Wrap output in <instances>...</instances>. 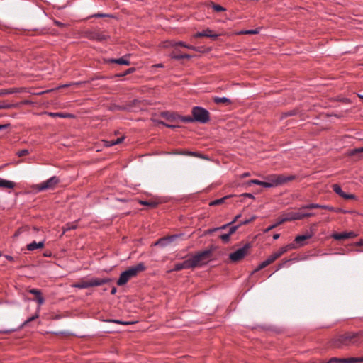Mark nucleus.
Instances as JSON below:
<instances>
[{
	"mask_svg": "<svg viewBox=\"0 0 363 363\" xmlns=\"http://www.w3.org/2000/svg\"><path fill=\"white\" fill-rule=\"evenodd\" d=\"M145 269L146 267L143 262L138 263V264L130 267L121 274L119 279L117 281V285H125L130 279L135 277L139 272L145 271Z\"/></svg>",
	"mask_w": 363,
	"mask_h": 363,
	"instance_id": "1",
	"label": "nucleus"
},
{
	"mask_svg": "<svg viewBox=\"0 0 363 363\" xmlns=\"http://www.w3.org/2000/svg\"><path fill=\"white\" fill-rule=\"evenodd\" d=\"M294 176H284L282 174H272L267 178L268 182H262L261 186L266 188L277 186L287 182L291 181Z\"/></svg>",
	"mask_w": 363,
	"mask_h": 363,
	"instance_id": "2",
	"label": "nucleus"
},
{
	"mask_svg": "<svg viewBox=\"0 0 363 363\" xmlns=\"http://www.w3.org/2000/svg\"><path fill=\"white\" fill-rule=\"evenodd\" d=\"M361 335H363V332L345 333L342 335H340L337 340L334 341V346L336 347H342L344 345L356 344L357 342L356 338Z\"/></svg>",
	"mask_w": 363,
	"mask_h": 363,
	"instance_id": "3",
	"label": "nucleus"
},
{
	"mask_svg": "<svg viewBox=\"0 0 363 363\" xmlns=\"http://www.w3.org/2000/svg\"><path fill=\"white\" fill-rule=\"evenodd\" d=\"M211 255L212 251L211 250H206L198 252L197 254L190 257L194 268L196 267H201L207 264L211 259Z\"/></svg>",
	"mask_w": 363,
	"mask_h": 363,
	"instance_id": "4",
	"label": "nucleus"
},
{
	"mask_svg": "<svg viewBox=\"0 0 363 363\" xmlns=\"http://www.w3.org/2000/svg\"><path fill=\"white\" fill-rule=\"evenodd\" d=\"M111 281V279L108 278L99 279V278H92L87 281H81L76 284H73V287L78 288L80 289H87L93 286H99L107 284Z\"/></svg>",
	"mask_w": 363,
	"mask_h": 363,
	"instance_id": "5",
	"label": "nucleus"
},
{
	"mask_svg": "<svg viewBox=\"0 0 363 363\" xmlns=\"http://www.w3.org/2000/svg\"><path fill=\"white\" fill-rule=\"evenodd\" d=\"M195 121L201 123H206L210 121L209 112L201 106H195L191 111Z\"/></svg>",
	"mask_w": 363,
	"mask_h": 363,
	"instance_id": "6",
	"label": "nucleus"
},
{
	"mask_svg": "<svg viewBox=\"0 0 363 363\" xmlns=\"http://www.w3.org/2000/svg\"><path fill=\"white\" fill-rule=\"evenodd\" d=\"M251 247L250 243L245 244L242 247L229 255V259L232 262H238L242 259L248 253Z\"/></svg>",
	"mask_w": 363,
	"mask_h": 363,
	"instance_id": "7",
	"label": "nucleus"
},
{
	"mask_svg": "<svg viewBox=\"0 0 363 363\" xmlns=\"http://www.w3.org/2000/svg\"><path fill=\"white\" fill-rule=\"evenodd\" d=\"M60 180L56 176H53L48 180L36 185V189L42 191L47 189H53L59 183Z\"/></svg>",
	"mask_w": 363,
	"mask_h": 363,
	"instance_id": "8",
	"label": "nucleus"
},
{
	"mask_svg": "<svg viewBox=\"0 0 363 363\" xmlns=\"http://www.w3.org/2000/svg\"><path fill=\"white\" fill-rule=\"evenodd\" d=\"M305 209L299 208L298 211H290L289 212L291 220H302L305 218H309L313 216L315 214L311 212H305Z\"/></svg>",
	"mask_w": 363,
	"mask_h": 363,
	"instance_id": "9",
	"label": "nucleus"
},
{
	"mask_svg": "<svg viewBox=\"0 0 363 363\" xmlns=\"http://www.w3.org/2000/svg\"><path fill=\"white\" fill-rule=\"evenodd\" d=\"M314 235V230L311 229L310 231L306 232L304 235H297L294 241L296 244L298 245L299 247L303 246L305 245L304 241L311 238Z\"/></svg>",
	"mask_w": 363,
	"mask_h": 363,
	"instance_id": "10",
	"label": "nucleus"
},
{
	"mask_svg": "<svg viewBox=\"0 0 363 363\" xmlns=\"http://www.w3.org/2000/svg\"><path fill=\"white\" fill-rule=\"evenodd\" d=\"M178 237L177 235H170L168 237H163L157 240L154 244V246H161L162 247H166L170 242L174 241L176 238Z\"/></svg>",
	"mask_w": 363,
	"mask_h": 363,
	"instance_id": "11",
	"label": "nucleus"
},
{
	"mask_svg": "<svg viewBox=\"0 0 363 363\" xmlns=\"http://www.w3.org/2000/svg\"><path fill=\"white\" fill-rule=\"evenodd\" d=\"M357 235L353 232L336 233L332 235V238L337 240L355 238Z\"/></svg>",
	"mask_w": 363,
	"mask_h": 363,
	"instance_id": "12",
	"label": "nucleus"
},
{
	"mask_svg": "<svg viewBox=\"0 0 363 363\" xmlns=\"http://www.w3.org/2000/svg\"><path fill=\"white\" fill-rule=\"evenodd\" d=\"M219 36L218 34L213 33V31L210 28H206L201 32H198L193 35V38H201V37H208L211 38L216 39Z\"/></svg>",
	"mask_w": 363,
	"mask_h": 363,
	"instance_id": "13",
	"label": "nucleus"
},
{
	"mask_svg": "<svg viewBox=\"0 0 363 363\" xmlns=\"http://www.w3.org/2000/svg\"><path fill=\"white\" fill-rule=\"evenodd\" d=\"M191 268H194V266L192 264L191 259L189 258L188 259L184 260L182 262L176 264L172 270L177 272V271H180L184 269H191Z\"/></svg>",
	"mask_w": 363,
	"mask_h": 363,
	"instance_id": "14",
	"label": "nucleus"
},
{
	"mask_svg": "<svg viewBox=\"0 0 363 363\" xmlns=\"http://www.w3.org/2000/svg\"><path fill=\"white\" fill-rule=\"evenodd\" d=\"M314 208H322L326 209L330 211H334L335 208L328 205H320L318 203H309L305 206H301V209H314Z\"/></svg>",
	"mask_w": 363,
	"mask_h": 363,
	"instance_id": "15",
	"label": "nucleus"
},
{
	"mask_svg": "<svg viewBox=\"0 0 363 363\" xmlns=\"http://www.w3.org/2000/svg\"><path fill=\"white\" fill-rule=\"evenodd\" d=\"M108 38L104 33L99 32H92L89 35V39L99 42L106 40Z\"/></svg>",
	"mask_w": 363,
	"mask_h": 363,
	"instance_id": "16",
	"label": "nucleus"
},
{
	"mask_svg": "<svg viewBox=\"0 0 363 363\" xmlns=\"http://www.w3.org/2000/svg\"><path fill=\"white\" fill-rule=\"evenodd\" d=\"M239 228V225H233L230 227L229 231L228 233L223 234L220 236V239L223 242L227 243L230 240V237L233 235Z\"/></svg>",
	"mask_w": 363,
	"mask_h": 363,
	"instance_id": "17",
	"label": "nucleus"
},
{
	"mask_svg": "<svg viewBox=\"0 0 363 363\" xmlns=\"http://www.w3.org/2000/svg\"><path fill=\"white\" fill-rule=\"evenodd\" d=\"M45 246V240L40 241L38 242L33 241L27 245L26 248L28 251H34L37 249H42Z\"/></svg>",
	"mask_w": 363,
	"mask_h": 363,
	"instance_id": "18",
	"label": "nucleus"
},
{
	"mask_svg": "<svg viewBox=\"0 0 363 363\" xmlns=\"http://www.w3.org/2000/svg\"><path fill=\"white\" fill-rule=\"evenodd\" d=\"M276 259H277L275 258L274 255L272 254L270 256L268 257V258L266 260L263 261L262 262H261L259 264L257 268L255 269V272H257L262 269H264V267H267L268 265H269L270 264L274 262Z\"/></svg>",
	"mask_w": 363,
	"mask_h": 363,
	"instance_id": "19",
	"label": "nucleus"
},
{
	"mask_svg": "<svg viewBox=\"0 0 363 363\" xmlns=\"http://www.w3.org/2000/svg\"><path fill=\"white\" fill-rule=\"evenodd\" d=\"M295 247H296L294 246V244H289V245H287L286 246H284V247H281L277 252H274L273 255H274V256L275 257L276 259H278L283 254L289 250L294 249Z\"/></svg>",
	"mask_w": 363,
	"mask_h": 363,
	"instance_id": "20",
	"label": "nucleus"
},
{
	"mask_svg": "<svg viewBox=\"0 0 363 363\" xmlns=\"http://www.w3.org/2000/svg\"><path fill=\"white\" fill-rule=\"evenodd\" d=\"M170 45L172 47L182 46V47L186 48L189 50H195V51L197 50V48L196 47L189 45V44H186V43H184L183 41H177V42L173 41V42L170 43Z\"/></svg>",
	"mask_w": 363,
	"mask_h": 363,
	"instance_id": "21",
	"label": "nucleus"
},
{
	"mask_svg": "<svg viewBox=\"0 0 363 363\" xmlns=\"http://www.w3.org/2000/svg\"><path fill=\"white\" fill-rule=\"evenodd\" d=\"M14 186V182L4 179H0V188L13 189Z\"/></svg>",
	"mask_w": 363,
	"mask_h": 363,
	"instance_id": "22",
	"label": "nucleus"
},
{
	"mask_svg": "<svg viewBox=\"0 0 363 363\" xmlns=\"http://www.w3.org/2000/svg\"><path fill=\"white\" fill-rule=\"evenodd\" d=\"M111 62L118 64V65H129L130 63L128 60V56H123V57L118 58V59H113L111 60Z\"/></svg>",
	"mask_w": 363,
	"mask_h": 363,
	"instance_id": "23",
	"label": "nucleus"
},
{
	"mask_svg": "<svg viewBox=\"0 0 363 363\" xmlns=\"http://www.w3.org/2000/svg\"><path fill=\"white\" fill-rule=\"evenodd\" d=\"M139 203L141 205H143V206H147L150 208H155L156 206H157V205L160 203V202L156 200H150V201L140 200Z\"/></svg>",
	"mask_w": 363,
	"mask_h": 363,
	"instance_id": "24",
	"label": "nucleus"
},
{
	"mask_svg": "<svg viewBox=\"0 0 363 363\" xmlns=\"http://www.w3.org/2000/svg\"><path fill=\"white\" fill-rule=\"evenodd\" d=\"M77 228V221L67 223L62 228L63 233H65L66 231H69V230H74Z\"/></svg>",
	"mask_w": 363,
	"mask_h": 363,
	"instance_id": "25",
	"label": "nucleus"
},
{
	"mask_svg": "<svg viewBox=\"0 0 363 363\" xmlns=\"http://www.w3.org/2000/svg\"><path fill=\"white\" fill-rule=\"evenodd\" d=\"M40 307H38L37 308L36 313L32 315L31 317L28 318L23 323V326H26L28 325V323L35 320V319L38 318L39 317V313H40Z\"/></svg>",
	"mask_w": 363,
	"mask_h": 363,
	"instance_id": "26",
	"label": "nucleus"
},
{
	"mask_svg": "<svg viewBox=\"0 0 363 363\" xmlns=\"http://www.w3.org/2000/svg\"><path fill=\"white\" fill-rule=\"evenodd\" d=\"M17 104H9L6 102H0V109H9L18 107Z\"/></svg>",
	"mask_w": 363,
	"mask_h": 363,
	"instance_id": "27",
	"label": "nucleus"
},
{
	"mask_svg": "<svg viewBox=\"0 0 363 363\" xmlns=\"http://www.w3.org/2000/svg\"><path fill=\"white\" fill-rule=\"evenodd\" d=\"M213 101L216 103V104H220V103H226V104H231V101H230V99L227 98V97H218V96H216L214 97L213 99Z\"/></svg>",
	"mask_w": 363,
	"mask_h": 363,
	"instance_id": "28",
	"label": "nucleus"
},
{
	"mask_svg": "<svg viewBox=\"0 0 363 363\" xmlns=\"http://www.w3.org/2000/svg\"><path fill=\"white\" fill-rule=\"evenodd\" d=\"M162 116L167 118L168 121H174L176 119V116L169 112H163Z\"/></svg>",
	"mask_w": 363,
	"mask_h": 363,
	"instance_id": "29",
	"label": "nucleus"
},
{
	"mask_svg": "<svg viewBox=\"0 0 363 363\" xmlns=\"http://www.w3.org/2000/svg\"><path fill=\"white\" fill-rule=\"evenodd\" d=\"M333 190L337 194H338L340 196H341L343 194V193H344V191H342V188L338 184H333Z\"/></svg>",
	"mask_w": 363,
	"mask_h": 363,
	"instance_id": "30",
	"label": "nucleus"
},
{
	"mask_svg": "<svg viewBox=\"0 0 363 363\" xmlns=\"http://www.w3.org/2000/svg\"><path fill=\"white\" fill-rule=\"evenodd\" d=\"M229 196H225V197H223V198H220V199H216L213 201H211L209 205L210 206H216V205H219V204H221L224 202V201L228 198Z\"/></svg>",
	"mask_w": 363,
	"mask_h": 363,
	"instance_id": "31",
	"label": "nucleus"
},
{
	"mask_svg": "<svg viewBox=\"0 0 363 363\" xmlns=\"http://www.w3.org/2000/svg\"><path fill=\"white\" fill-rule=\"evenodd\" d=\"M171 57L173 59H176V60H182V59H184V58L190 59L191 57V56L190 55H187V54H185V55H174V54H172L171 55Z\"/></svg>",
	"mask_w": 363,
	"mask_h": 363,
	"instance_id": "32",
	"label": "nucleus"
},
{
	"mask_svg": "<svg viewBox=\"0 0 363 363\" xmlns=\"http://www.w3.org/2000/svg\"><path fill=\"white\" fill-rule=\"evenodd\" d=\"M286 221H291L289 212L286 213L284 214V216L281 219H280L276 224H277V225H280L284 222H286Z\"/></svg>",
	"mask_w": 363,
	"mask_h": 363,
	"instance_id": "33",
	"label": "nucleus"
},
{
	"mask_svg": "<svg viewBox=\"0 0 363 363\" xmlns=\"http://www.w3.org/2000/svg\"><path fill=\"white\" fill-rule=\"evenodd\" d=\"M256 218H257L256 216H252L250 218L241 221L238 225H239V227H240L243 225H247V224L251 223L252 221L255 220Z\"/></svg>",
	"mask_w": 363,
	"mask_h": 363,
	"instance_id": "34",
	"label": "nucleus"
},
{
	"mask_svg": "<svg viewBox=\"0 0 363 363\" xmlns=\"http://www.w3.org/2000/svg\"><path fill=\"white\" fill-rule=\"evenodd\" d=\"M181 121L185 123H191L195 121L194 116H182L181 117Z\"/></svg>",
	"mask_w": 363,
	"mask_h": 363,
	"instance_id": "35",
	"label": "nucleus"
},
{
	"mask_svg": "<svg viewBox=\"0 0 363 363\" xmlns=\"http://www.w3.org/2000/svg\"><path fill=\"white\" fill-rule=\"evenodd\" d=\"M212 7H213V10L216 12L224 11L226 10L224 7H223L222 6L218 5V4H213Z\"/></svg>",
	"mask_w": 363,
	"mask_h": 363,
	"instance_id": "36",
	"label": "nucleus"
},
{
	"mask_svg": "<svg viewBox=\"0 0 363 363\" xmlns=\"http://www.w3.org/2000/svg\"><path fill=\"white\" fill-rule=\"evenodd\" d=\"M228 226H230V227L233 226L232 224L230 223V222L227 223V224H225V225H222L220 227L216 228H213L212 230H210L209 231L210 232H214V231H216V230H223V229H225Z\"/></svg>",
	"mask_w": 363,
	"mask_h": 363,
	"instance_id": "37",
	"label": "nucleus"
},
{
	"mask_svg": "<svg viewBox=\"0 0 363 363\" xmlns=\"http://www.w3.org/2000/svg\"><path fill=\"white\" fill-rule=\"evenodd\" d=\"M111 15L106 13H95L91 15L89 18H103V17H111Z\"/></svg>",
	"mask_w": 363,
	"mask_h": 363,
	"instance_id": "38",
	"label": "nucleus"
},
{
	"mask_svg": "<svg viewBox=\"0 0 363 363\" xmlns=\"http://www.w3.org/2000/svg\"><path fill=\"white\" fill-rule=\"evenodd\" d=\"M342 198L345 199H354L356 198L355 195L354 194H347V193H343V194L341 196Z\"/></svg>",
	"mask_w": 363,
	"mask_h": 363,
	"instance_id": "39",
	"label": "nucleus"
},
{
	"mask_svg": "<svg viewBox=\"0 0 363 363\" xmlns=\"http://www.w3.org/2000/svg\"><path fill=\"white\" fill-rule=\"evenodd\" d=\"M28 291L30 294L35 295L36 296V298L38 296L42 295L41 291L37 289H30Z\"/></svg>",
	"mask_w": 363,
	"mask_h": 363,
	"instance_id": "40",
	"label": "nucleus"
},
{
	"mask_svg": "<svg viewBox=\"0 0 363 363\" xmlns=\"http://www.w3.org/2000/svg\"><path fill=\"white\" fill-rule=\"evenodd\" d=\"M108 322L115 323L121 324V325H127L130 324L129 322L122 321V320H108Z\"/></svg>",
	"mask_w": 363,
	"mask_h": 363,
	"instance_id": "41",
	"label": "nucleus"
},
{
	"mask_svg": "<svg viewBox=\"0 0 363 363\" xmlns=\"http://www.w3.org/2000/svg\"><path fill=\"white\" fill-rule=\"evenodd\" d=\"M29 154V151L27 149H23L17 152L18 157H23Z\"/></svg>",
	"mask_w": 363,
	"mask_h": 363,
	"instance_id": "42",
	"label": "nucleus"
},
{
	"mask_svg": "<svg viewBox=\"0 0 363 363\" xmlns=\"http://www.w3.org/2000/svg\"><path fill=\"white\" fill-rule=\"evenodd\" d=\"M36 301L38 302V303L39 304V307L43 305L45 302V299L42 296V295L38 296L36 298Z\"/></svg>",
	"mask_w": 363,
	"mask_h": 363,
	"instance_id": "43",
	"label": "nucleus"
},
{
	"mask_svg": "<svg viewBox=\"0 0 363 363\" xmlns=\"http://www.w3.org/2000/svg\"><path fill=\"white\" fill-rule=\"evenodd\" d=\"M49 116H52V117H60V118H65V116L62 114V113H48Z\"/></svg>",
	"mask_w": 363,
	"mask_h": 363,
	"instance_id": "44",
	"label": "nucleus"
},
{
	"mask_svg": "<svg viewBox=\"0 0 363 363\" xmlns=\"http://www.w3.org/2000/svg\"><path fill=\"white\" fill-rule=\"evenodd\" d=\"M249 185H251V184H257V185H260L261 186V184H262V181H259V180H257V179H252V180H250L249 182H248Z\"/></svg>",
	"mask_w": 363,
	"mask_h": 363,
	"instance_id": "45",
	"label": "nucleus"
},
{
	"mask_svg": "<svg viewBox=\"0 0 363 363\" xmlns=\"http://www.w3.org/2000/svg\"><path fill=\"white\" fill-rule=\"evenodd\" d=\"M105 143H106V146H107V147H111V146L116 145V143H116L115 140H109V141L107 140V141H105Z\"/></svg>",
	"mask_w": 363,
	"mask_h": 363,
	"instance_id": "46",
	"label": "nucleus"
},
{
	"mask_svg": "<svg viewBox=\"0 0 363 363\" xmlns=\"http://www.w3.org/2000/svg\"><path fill=\"white\" fill-rule=\"evenodd\" d=\"M135 71V68H129L128 70H126L123 74H120V76H125L128 74H130Z\"/></svg>",
	"mask_w": 363,
	"mask_h": 363,
	"instance_id": "47",
	"label": "nucleus"
},
{
	"mask_svg": "<svg viewBox=\"0 0 363 363\" xmlns=\"http://www.w3.org/2000/svg\"><path fill=\"white\" fill-rule=\"evenodd\" d=\"M188 155L195 156L198 157H203L200 154L195 152H189L187 153Z\"/></svg>",
	"mask_w": 363,
	"mask_h": 363,
	"instance_id": "48",
	"label": "nucleus"
},
{
	"mask_svg": "<svg viewBox=\"0 0 363 363\" xmlns=\"http://www.w3.org/2000/svg\"><path fill=\"white\" fill-rule=\"evenodd\" d=\"M247 34H257L259 33V30L258 29L247 30Z\"/></svg>",
	"mask_w": 363,
	"mask_h": 363,
	"instance_id": "49",
	"label": "nucleus"
},
{
	"mask_svg": "<svg viewBox=\"0 0 363 363\" xmlns=\"http://www.w3.org/2000/svg\"><path fill=\"white\" fill-rule=\"evenodd\" d=\"M17 91L16 89L14 88H12V89H9L6 91V94H14L16 93Z\"/></svg>",
	"mask_w": 363,
	"mask_h": 363,
	"instance_id": "50",
	"label": "nucleus"
},
{
	"mask_svg": "<svg viewBox=\"0 0 363 363\" xmlns=\"http://www.w3.org/2000/svg\"><path fill=\"white\" fill-rule=\"evenodd\" d=\"M241 217V214H238L237 216H235V217L234 218V219L230 221V223L233 225L235 221H237Z\"/></svg>",
	"mask_w": 363,
	"mask_h": 363,
	"instance_id": "51",
	"label": "nucleus"
},
{
	"mask_svg": "<svg viewBox=\"0 0 363 363\" xmlns=\"http://www.w3.org/2000/svg\"><path fill=\"white\" fill-rule=\"evenodd\" d=\"M277 226V224H274V225H272L270 226H269L266 230H265V232H269V230L274 229L275 227Z\"/></svg>",
	"mask_w": 363,
	"mask_h": 363,
	"instance_id": "52",
	"label": "nucleus"
},
{
	"mask_svg": "<svg viewBox=\"0 0 363 363\" xmlns=\"http://www.w3.org/2000/svg\"><path fill=\"white\" fill-rule=\"evenodd\" d=\"M333 212L344 213H347L346 211H345V210H343L342 208H335V211Z\"/></svg>",
	"mask_w": 363,
	"mask_h": 363,
	"instance_id": "53",
	"label": "nucleus"
},
{
	"mask_svg": "<svg viewBox=\"0 0 363 363\" xmlns=\"http://www.w3.org/2000/svg\"><path fill=\"white\" fill-rule=\"evenodd\" d=\"M123 140H124V138H123V137L118 138H117L116 140H116V143H116V145H117V144H119V143H121V142H123Z\"/></svg>",
	"mask_w": 363,
	"mask_h": 363,
	"instance_id": "54",
	"label": "nucleus"
},
{
	"mask_svg": "<svg viewBox=\"0 0 363 363\" xmlns=\"http://www.w3.org/2000/svg\"><path fill=\"white\" fill-rule=\"evenodd\" d=\"M5 257L6 259H8L10 262L14 261V257L10 255H5Z\"/></svg>",
	"mask_w": 363,
	"mask_h": 363,
	"instance_id": "55",
	"label": "nucleus"
},
{
	"mask_svg": "<svg viewBox=\"0 0 363 363\" xmlns=\"http://www.w3.org/2000/svg\"><path fill=\"white\" fill-rule=\"evenodd\" d=\"M164 125H165L166 127H168V128H177V126L176 125H170V124H166L164 123H162Z\"/></svg>",
	"mask_w": 363,
	"mask_h": 363,
	"instance_id": "56",
	"label": "nucleus"
},
{
	"mask_svg": "<svg viewBox=\"0 0 363 363\" xmlns=\"http://www.w3.org/2000/svg\"><path fill=\"white\" fill-rule=\"evenodd\" d=\"M289 262V260H286L284 262L279 264V266H278L277 270H279V269H281V268L284 267V265L286 262Z\"/></svg>",
	"mask_w": 363,
	"mask_h": 363,
	"instance_id": "57",
	"label": "nucleus"
},
{
	"mask_svg": "<svg viewBox=\"0 0 363 363\" xmlns=\"http://www.w3.org/2000/svg\"><path fill=\"white\" fill-rule=\"evenodd\" d=\"M9 126V124H4L0 125V130L7 128Z\"/></svg>",
	"mask_w": 363,
	"mask_h": 363,
	"instance_id": "58",
	"label": "nucleus"
},
{
	"mask_svg": "<svg viewBox=\"0 0 363 363\" xmlns=\"http://www.w3.org/2000/svg\"><path fill=\"white\" fill-rule=\"evenodd\" d=\"M244 196L248 197V198H254V196L250 193H246L243 194Z\"/></svg>",
	"mask_w": 363,
	"mask_h": 363,
	"instance_id": "59",
	"label": "nucleus"
},
{
	"mask_svg": "<svg viewBox=\"0 0 363 363\" xmlns=\"http://www.w3.org/2000/svg\"><path fill=\"white\" fill-rule=\"evenodd\" d=\"M250 174L249 172H245V173H243L242 175H241V177L242 178H244V177H249Z\"/></svg>",
	"mask_w": 363,
	"mask_h": 363,
	"instance_id": "60",
	"label": "nucleus"
},
{
	"mask_svg": "<svg viewBox=\"0 0 363 363\" xmlns=\"http://www.w3.org/2000/svg\"><path fill=\"white\" fill-rule=\"evenodd\" d=\"M279 236H280V235H279V234H278V233L274 234V235H273V239H274V240H277V239H278V238H279Z\"/></svg>",
	"mask_w": 363,
	"mask_h": 363,
	"instance_id": "61",
	"label": "nucleus"
},
{
	"mask_svg": "<svg viewBox=\"0 0 363 363\" xmlns=\"http://www.w3.org/2000/svg\"><path fill=\"white\" fill-rule=\"evenodd\" d=\"M357 245H363V240H360L359 242L356 243Z\"/></svg>",
	"mask_w": 363,
	"mask_h": 363,
	"instance_id": "62",
	"label": "nucleus"
},
{
	"mask_svg": "<svg viewBox=\"0 0 363 363\" xmlns=\"http://www.w3.org/2000/svg\"><path fill=\"white\" fill-rule=\"evenodd\" d=\"M355 152H363V147H361V148H359V149H356Z\"/></svg>",
	"mask_w": 363,
	"mask_h": 363,
	"instance_id": "63",
	"label": "nucleus"
},
{
	"mask_svg": "<svg viewBox=\"0 0 363 363\" xmlns=\"http://www.w3.org/2000/svg\"><path fill=\"white\" fill-rule=\"evenodd\" d=\"M116 292V288L113 287L112 289H111V294H115Z\"/></svg>",
	"mask_w": 363,
	"mask_h": 363,
	"instance_id": "64",
	"label": "nucleus"
}]
</instances>
